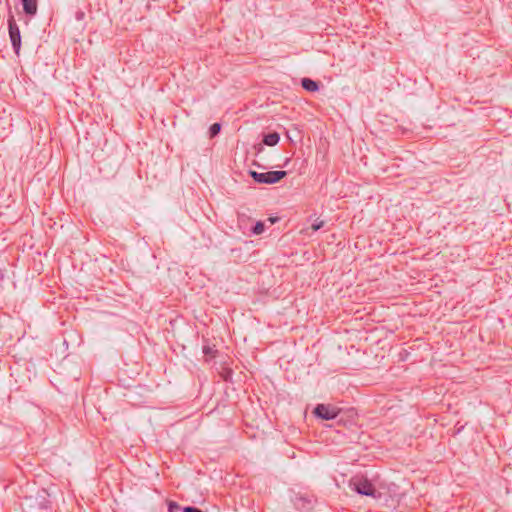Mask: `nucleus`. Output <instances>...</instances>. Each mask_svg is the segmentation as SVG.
I'll use <instances>...</instances> for the list:
<instances>
[{
    "label": "nucleus",
    "instance_id": "f257e3e1",
    "mask_svg": "<svg viewBox=\"0 0 512 512\" xmlns=\"http://www.w3.org/2000/svg\"><path fill=\"white\" fill-rule=\"evenodd\" d=\"M350 487L360 495L371 496L377 498L380 493H377L371 481L364 476H355L350 479Z\"/></svg>",
    "mask_w": 512,
    "mask_h": 512
},
{
    "label": "nucleus",
    "instance_id": "f03ea898",
    "mask_svg": "<svg viewBox=\"0 0 512 512\" xmlns=\"http://www.w3.org/2000/svg\"><path fill=\"white\" fill-rule=\"evenodd\" d=\"M249 175L251 178L259 184H275L280 182L283 178L286 177L287 172L283 170L278 171H268L259 173L253 170L249 171Z\"/></svg>",
    "mask_w": 512,
    "mask_h": 512
},
{
    "label": "nucleus",
    "instance_id": "7ed1b4c3",
    "mask_svg": "<svg viewBox=\"0 0 512 512\" xmlns=\"http://www.w3.org/2000/svg\"><path fill=\"white\" fill-rule=\"evenodd\" d=\"M8 31H9V38L11 41L12 48L17 56L20 54L21 49V33L18 24L16 23L15 17L13 15V12L11 11V8L9 7V13H8Z\"/></svg>",
    "mask_w": 512,
    "mask_h": 512
},
{
    "label": "nucleus",
    "instance_id": "20e7f679",
    "mask_svg": "<svg viewBox=\"0 0 512 512\" xmlns=\"http://www.w3.org/2000/svg\"><path fill=\"white\" fill-rule=\"evenodd\" d=\"M342 408H339L333 404H318L313 410L315 417L322 420H333L338 418L341 414Z\"/></svg>",
    "mask_w": 512,
    "mask_h": 512
},
{
    "label": "nucleus",
    "instance_id": "39448f33",
    "mask_svg": "<svg viewBox=\"0 0 512 512\" xmlns=\"http://www.w3.org/2000/svg\"><path fill=\"white\" fill-rule=\"evenodd\" d=\"M358 414L354 408L343 410L338 416V424H342L345 427H351L357 424Z\"/></svg>",
    "mask_w": 512,
    "mask_h": 512
},
{
    "label": "nucleus",
    "instance_id": "423d86ee",
    "mask_svg": "<svg viewBox=\"0 0 512 512\" xmlns=\"http://www.w3.org/2000/svg\"><path fill=\"white\" fill-rule=\"evenodd\" d=\"M23 11L28 16H35L38 10V0H21Z\"/></svg>",
    "mask_w": 512,
    "mask_h": 512
},
{
    "label": "nucleus",
    "instance_id": "0eeeda50",
    "mask_svg": "<svg viewBox=\"0 0 512 512\" xmlns=\"http://www.w3.org/2000/svg\"><path fill=\"white\" fill-rule=\"evenodd\" d=\"M301 86L308 92H316L320 88L319 82L312 80L310 78H303L301 80Z\"/></svg>",
    "mask_w": 512,
    "mask_h": 512
},
{
    "label": "nucleus",
    "instance_id": "6e6552de",
    "mask_svg": "<svg viewBox=\"0 0 512 512\" xmlns=\"http://www.w3.org/2000/svg\"><path fill=\"white\" fill-rule=\"evenodd\" d=\"M279 140H280L279 133L272 132V133H268V134L264 135L262 142H263V144H265L267 146H275L278 144Z\"/></svg>",
    "mask_w": 512,
    "mask_h": 512
},
{
    "label": "nucleus",
    "instance_id": "1a4fd4ad",
    "mask_svg": "<svg viewBox=\"0 0 512 512\" xmlns=\"http://www.w3.org/2000/svg\"><path fill=\"white\" fill-rule=\"evenodd\" d=\"M203 354H204L205 361L208 362L217 357L218 350L215 348V346L204 345L203 346Z\"/></svg>",
    "mask_w": 512,
    "mask_h": 512
},
{
    "label": "nucleus",
    "instance_id": "9d476101",
    "mask_svg": "<svg viewBox=\"0 0 512 512\" xmlns=\"http://www.w3.org/2000/svg\"><path fill=\"white\" fill-rule=\"evenodd\" d=\"M221 374L225 382L234 383L238 381L237 379L234 378V371L230 368H224Z\"/></svg>",
    "mask_w": 512,
    "mask_h": 512
},
{
    "label": "nucleus",
    "instance_id": "9b49d317",
    "mask_svg": "<svg viewBox=\"0 0 512 512\" xmlns=\"http://www.w3.org/2000/svg\"><path fill=\"white\" fill-rule=\"evenodd\" d=\"M300 504L303 508H306V507L309 508L311 506V500H309L305 497H302V496L296 497L295 505L299 506Z\"/></svg>",
    "mask_w": 512,
    "mask_h": 512
},
{
    "label": "nucleus",
    "instance_id": "f8f14e48",
    "mask_svg": "<svg viewBox=\"0 0 512 512\" xmlns=\"http://www.w3.org/2000/svg\"><path fill=\"white\" fill-rule=\"evenodd\" d=\"M221 131V124L220 123H214L209 128V135L210 138H213L217 136Z\"/></svg>",
    "mask_w": 512,
    "mask_h": 512
},
{
    "label": "nucleus",
    "instance_id": "ddd939ff",
    "mask_svg": "<svg viewBox=\"0 0 512 512\" xmlns=\"http://www.w3.org/2000/svg\"><path fill=\"white\" fill-rule=\"evenodd\" d=\"M264 229H265L264 223L261 221H258L255 224V226L252 228V232L256 235H259V234L263 233Z\"/></svg>",
    "mask_w": 512,
    "mask_h": 512
},
{
    "label": "nucleus",
    "instance_id": "4468645a",
    "mask_svg": "<svg viewBox=\"0 0 512 512\" xmlns=\"http://www.w3.org/2000/svg\"><path fill=\"white\" fill-rule=\"evenodd\" d=\"M181 509L180 505L174 501H170L168 503V511L169 512H176V511H179Z\"/></svg>",
    "mask_w": 512,
    "mask_h": 512
},
{
    "label": "nucleus",
    "instance_id": "2eb2a0df",
    "mask_svg": "<svg viewBox=\"0 0 512 512\" xmlns=\"http://www.w3.org/2000/svg\"><path fill=\"white\" fill-rule=\"evenodd\" d=\"M324 226V221L316 219L315 222L312 224L311 228L313 231H318Z\"/></svg>",
    "mask_w": 512,
    "mask_h": 512
},
{
    "label": "nucleus",
    "instance_id": "dca6fc26",
    "mask_svg": "<svg viewBox=\"0 0 512 512\" xmlns=\"http://www.w3.org/2000/svg\"><path fill=\"white\" fill-rule=\"evenodd\" d=\"M183 512H204V511H202L199 508L194 507V506H186L183 508Z\"/></svg>",
    "mask_w": 512,
    "mask_h": 512
},
{
    "label": "nucleus",
    "instance_id": "f3484780",
    "mask_svg": "<svg viewBox=\"0 0 512 512\" xmlns=\"http://www.w3.org/2000/svg\"><path fill=\"white\" fill-rule=\"evenodd\" d=\"M85 17V13L81 10L77 11L76 14H75V18L78 20V21H81L83 20Z\"/></svg>",
    "mask_w": 512,
    "mask_h": 512
},
{
    "label": "nucleus",
    "instance_id": "a211bd4d",
    "mask_svg": "<svg viewBox=\"0 0 512 512\" xmlns=\"http://www.w3.org/2000/svg\"><path fill=\"white\" fill-rule=\"evenodd\" d=\"M254 149L256 150V153H260L263 151V145L262 144H257L254 146Z\"/></svg>",
    "mask_w": 512,
    "mask_h": 512
},
{
    "label": "nucleus",
    "instance_id": "6ab92c4d",
    "mask_svg": "<svg viewBox=\"0 0 512 512\" xmlns=\"http://www.w3.org/2000/svg\"><path fill=\"white\" fill-rule=\"evenodd\" d=\"M271 222L274 223L276 221L275 218H270Z\"/></svg>",
    "mask_w": 512,
    "mask_h": 512
}]
</instances>
